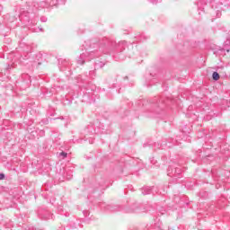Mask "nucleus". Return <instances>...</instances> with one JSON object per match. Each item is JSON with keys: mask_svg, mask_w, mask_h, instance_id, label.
Returning <instances> with one entry per match:
<instances>
[{"mask_svg": "<svg viewBox=\"0 0 230 230\" xmlns=\"http://www.w3.org/2000/svg\"><path fill=\"white\" fill-rule=\"evenodd\" d=\"M4 179V174L0 173V181H3Z\"/></svg>", "mask_w": 230, "mask_h": 230, "instance_id": "3", "label": "nucleus"}, {"mask_svg": "<svg viewBox=\"0 0 230 230\" xmlns=\"http://www.w3.org/2000/svg\"><path fill=\"white\" fill-rule=\"evenodd\" d=\"M212 78L213 80H215L216 82L220 80V75L217 72H214L212 75Z\"/></svg>", "mask_w": 230, "mask_h": 230, "instance_id": "1", "label": "nucleus"}, {"mask_svg": "<svg viewBox=\"0 0 230 230\" xmlns=\"http://www.w3.org/2000/svg\"><path fill=\"white\" fill-rule=\"evenodd\" d=\"M60 155H62L64 158L67 157V153L66 152H61Z\"/></svg>", "mask_w": 230, "mask_h": 230, "instance_id": "2", "label": "nucleus"}]
</instances>
